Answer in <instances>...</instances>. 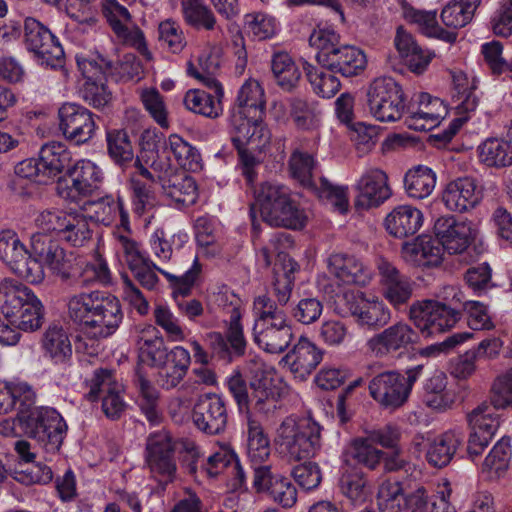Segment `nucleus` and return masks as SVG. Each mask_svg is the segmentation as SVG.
Returning <instances> with one entry per match:
<instances>
[{
	"mask_svg": "<svg viewBox=\"0 0 512 512\" xmlns=\"http://www.w3.org/2000/svg\"><path fill=\"white\" fill-rule=\"evenodd\" d=\"M0 259L19 277L29 283H41L45 277L44 262L62 279L69 277L70 261L58 241L44 234H34L31 250L20 241L12 230L0 232Z\"/></svg>",
	"mask_w": 512,
	"mask_h": 512,
	"instance_id": "obj_1",
	"label": "nucleus"
},
{
	"mask_svg": "<svg viewBox=\"0 0 512 512\" xmlns=\"http://www.w3.org/2000/svg\"><path fill=\"white\" fill-rule=\"evenodd\" d=\"M66 306L69 320L94 339L111 336L123 320L119 299L104 291L74 294L68 298Z\"/></svg>",
	"mask_w": 512,
	"mask_h": 512,
	"instance_id": "obj_2",
	"label": "nucleus"
},
{
	"mask_svg": "<svg viewBox=\"0 0 512 512\" xmlns=\"http://www.w3.org/2000/svg\"><path fill=\"white\" fill-rule=\"evenodd\" d=\"M512 408V368L498 375L491 386L490 403L484 401L467 414L471 434L468 452L480 455L495 436L500 426L498 409Z\"/></svg>",
	"mask_w": 512,
	"mask_h": 512,
	"instance_id": "obj_3",
	"label": "nucleus"
},
{
	"mask_svg": "<svg viewBox=\"0 0 512 512\" xmlns=\"http://www.w3.org/2000/svg\"><path fill=\"white\" fill-rule=\"evenodd\" d=\"M253 339L268 353H281L293 339V328L286 312L268 295L253 301Z\"/></svg>",
	"mask_w": 512,
	"mask_h": 512,
	"instance_id": "obj_4",
	"label": "nucleus"
},
{
	"mask_svg": "<svg viewBox=\"0 0 512 512\" xmlns=\"http://www.w3.org/2000/svg\"><path fill=\"white\" fill-rule=\"evenodd\" d=\"M0 310L5 319L22 331H35L43 324V305L21 282L6 278L0 282Z\"/></svg>",
	"mask_w": 512,
	"mask_h": 512,
	"instance_id": "obj_5",
	"label": "nucleus"
},
{
	"mask_svg": "<svg viewBox=\"0 0 512 512\" xmlns=\"http://www.w3.org/2000/svg\"><path fill=\"white\" fill-rule=\"evenodd\" d=\"M275 443L289 461L315 457L321 449V427L311 418L286 417L276 430Z\"/></svg>",
	"mask_w": 512,
	"mask_h": 512,
	"instance_id": "obj_6",
	"label": "nucleus"
},
{
	"mask_svg": "<svg viewBox=\"0 0 512 512\" xmlns=\"http://www.w3.org/2000/svg\"><path fill=\"white\" fill-rule=\"evenodd\" d=\"M263 221L270 226L302 229L307 221L304 210L291 199L288 189L280 184L265 182L255 191Z\"/></svg>",
	"mask_w": 512,
	"mask_h": 512,
	"instance_id": "obj_7",
	"label": "nucleus"
},
{
	"mask_svg": "<svg viewBox=\"0 0 512 512\" xmlns=\"http://www.w3.org/2000/svg\"><path fill=\"white\" fill-rule=\"evenodd\" d=\"M422 372L423 365L408 368L405 374L397 370L383 371L369 381V395L382 409L395 411L408 401Z\"/></svg>",
	"mask_w": 512,
	"mask_h": 512,
	"instance_id": "obj_8",
	"label": "nucleus"
},
{
	"mask_svg": "<svg viewBox=\"0 0 512 512\" xmlns=\"http://www.w3.org/2000/svg\"><path fill=\"white\" fill-rule=\"evenodd\" d=\"M35 225L72 247H84L92 240L88 217L82 213L47 209L36 216Z\"/></svg>",
	"mask_w": 512,
	"mask_h": 512,
	"instance_id": "obj_9",
	"label": "nucleus"
},
{
	"mask_svg": "<svg viewBox=\"0 0 512 512\" xmlns=\"http://www.w3.org/2000/svg\"><path fill=\"white\" fill-rule=\"evenodd\" d=\"M23 433L35 439L47 452H57L66 435L67 425L63 417L54 409L39 407L28 414H17Z\"/></svg>",
	"mask_w": 512,
	"mask_h": 512,
	"instance_id": "obj_10",
	"label": "nucleus"
},
{
	"mask_svg": "<svg viewBox=\"0 0 512 512\" xmlns=\"http://www.w3.org/2000/svg\"><path fill=\"white\" fill-rule=\"evenodd\" d=\"M371 115L381 122L399 120L405 109L401 86L391 77H379L371 82L366 92Z\"/></svg>",
	"mask_w": 512,
	"mask_h": 512,
	"instance_id": "obj_11",
	"label": "nucleus"
},
{
	"mask_svg": "<svg viewBox=\"0 0 512 512\" xmlns=\"http://www.w3.org/2000/svg\"><path fill=\"white\" fill-rule=\"evenodd\" d=\"M460 318L456 308L435 300L416 301L409 308V319L425 337L453 328Z\"/></svg>",
	"mask_w": 512,
	"mask_h": 512,
	"instance_id": "obj_12",
	"label": "nucleus"
},
{
	"mask_svg": "<svg viewBox=\"0 0 512 512\" xmlns=\"http://www.w3.org/2000/svg\"><path fill=\"white\" fill-rule=\"evenodd\" d=\"M67 179H60L57 183V194L64 200L77 202L81 197L92 195L100 189L104 181L103 170L89 159L76 161L68 168Z\"/></svg>",
	"mask_w": 512,
	"mask_h": 512,
	"instance_id": "obj_13",
	"label": "nucleus"
},
{
	"mask_svg": "<svg viewBox=\"0 0 512 512\" xmlns=\"http://www.w3.org/2000/svg\"><path fill=\"white\" fill-rule=\"evenodd\" d=\"M87 400L94 402L102 398V411L107 418L118 419L126 409L123 399V386L108 369H96L86 380Z\"/></svg>",
	"mask_w": 512,
	"mask_h": 512,
	"instance_id": "obj_14",
	"label": "nucleus"
},
{
	"mask_svg": "<svg viewBox=\"0 0 512 512\" xmlns=\"http://www.w3.org/2000/svg\"><path fill=\"white\" fill-rule=\"evenodd\" d=\"M24 39L27 49L42 65L56 68L62 66L64 50L58 39L37 19L27 17L24 21Z\"/></svg>",
	"mask_w": 512,
	"mask_h": 512,
	"instance_id": "obj_15",
	"label": "nucleus"
},
{
	"mask_svg": "<svg viewBox=\"0 0 512 512\" xmlns=\"http://www.w3.org/2000/svg\"><path fill=\"white\" fill-rule=\"evenodd\" d=\"M139 262L140 263H137L135 267H130L129 269L143 287L147 289H153L155 287L158 282V277L156 275V271H158L171 283L176 296L177 294L186 295L191 292V289L201 272V265L196 257L193 260L191 268L181 276H175L157 267L149 257H145Z\"/></svg>",
	"mask_w": 512,
	"mask_h": 512,
	"instance_id": "obj_16",
	"label": "nucleus"
},
{
	"mask_svg": "<svg viewBox=\"0 0 512 512\" xmlns=\"http://www.w3.org/2000/svg\"><path fill=\"white\" fill-rule=\"evenodd\" d=\"M419 334L408 323L396 322L374 334L366 343L368 351L376 358L407 350L418 342Z\"/></svg>",
	"mask_w": 512,
	"mask_h": 512,
	"instance_id": "obj_17",
	"label": "nucleus"
},
{
	"mask_svg": "<svg viewBox=\"0 0 512 512\" xmlns=\"http://www.w3.org/2000/svg\"><path fill=\"white\" fill-rule=\"evenodd\" d=\"M263 115L230 112L232 142L235 147L247 146L263 150L271 139V133L262 120Z\"/></svg>",
	"mask_w": 512,
	"mask_h": 512,
	"instance_id": "obj_18",
	"label": "nucleus"
},
{
	"mask_svg": "<svg viewBox=\"0 0 512 512\" xmlns=\"http://www.w3.org/2000/svg\"><path fill=\"white\" fill-rule=\"evenodd\" d=\"M433 231L440 247L449 254L463 253L476 237V228L471 221L460 220L452 215L439 217Z\"/></svg>",
	"mask_w": 512,
	"mask_h": 512,
	"instance_id": "obj_19",
	"label": "nucleus"
},
{
	"mask_svg": "<svg viewBox=\"0 0 512 512\" xmlns=\"http://www.w3.org/2000/svg\"><path fill=\"white\" fill-rule=\"evenodd\" d=\"M59 128L64 137L77 145L89 142L96 132L94 115L87 108L65 103L58 111Z\"/></svg>",
	"mask_w": 512,
	"mask_h": 512,
	"instance_id": "obj_20",
	"label": "nucleus"
},
{
	"mask_svg": "<svg viewBox=\"0 0 512 512\" xmlns=\"http://www.w3.org/2000/svg\"><path fill=\"white\" fill-rule=\"evenodd\" d=\"M146 463L153 477L160 482H170L176 473L173 445L166 431L151 434L146 445Z\"/></svg>",
	"mask_w": 512,
	"mask_h": 512,
	"instance_id": "obj_21",
	"label": "nucleus"
},
{
	"mask_svg": "<svg viewBox=\"0 0 512 512\" xmlns=\"http://www.w3.org/2000/svg\"><path fill=\"white\" fill-rule=\"evenodd\" d=\"M345 298L348 311L359 326L377 330L390 322L391 311L378 297L357 293Z\"/></svg>",
	"mask_w": 512,
	"mask_h": 512,
	"instance_id": "obj_22",
	"label": "nucleus"
},
{
	"mask_svg": "<svg viewBox=\"0 0 512 512\" xmlns=\"http://www.w3.org/2000/svg\"><path fill=\"white\" fill-rule=\"evenodd\" d=\"M192 419L195 426L208 435L222 433L228 422L225 401L214 393L200 396L194 405Z\"/></svg>",
	"mask_w": 512,
	"mask_h": 512,
	"instance_id": "obj_23",
	"label": "nucleus"
},
{
	"mask_svg": "<svg viewBox=\"0 0 512 512\" xmlns=\"http://www.w3.org/2000/svg\"><path fill=\"white\" fill-rule=\"evenodd\" d=\"M447 114L444 102L428 93H421L407 108L405 124L415 131H429L438 126Z\"/></svg>",
	"mask_w": 512,
	"mask_h": 512,
	"instance_id": "obj_24",
	"label": "nucleus"
},
{
	"mask_svg": "<svg viewBox=\"0 0 512 512\" xmlns=\"http://www.w3.org/2000/svg\"><path fill=\"white\" fill-rule=\"evenodd\" d=\"M377 268L380 275L383 297L395 309H400L401 306L406 305L411 299L414 283L384 258L378 259Z\"/></svg>",
	"mask_w": 512,
	"mask_h": 512,
	"instance_id": "obj_25",
	"label": "nucleus"
},
{
	"mask_svg": "<svg viewBox=\"0 0 512 512\" xmlns=\"http://www.w3.org/2000/svg\"><path fill=\"white\" fill-rule=\"evenodd\" d=\"M254 487L268 496L283 508H291L297 501V489L294 484L280 474H274L271 466L255 468Z\"/></svg>",
	"mask_w": 512,
	"mask_h": 512,
	"instance_id": "obj_26",
	"label": "nucleus"
},
{
	"mask_svg": "<svg viewBox=\"0 0 512 512\" xmlns=\"http://www.w3.org/2000/svg\"><path fill=\"white\" fill-rule=\"evenodd\" d=\"M483 193L476 180L470 177L449 182L442 191L441 200L452 212L464 213L474 209L482 200Z\"/></svg>",
	"mask_w": 512,
	"mask_h": 512,
	"instance_id": "obj_27",
	"label": "nucleus"
},
{
	"mask_svg": "<svg viewBox=\"0 0 512 512\" xmlns=\"http://www.w3.org/2000/svg\"><path fill=\"white\" fill-rule=\"evenodd\" d=\"M323 357L321 349L306 337H300L292 349L282 358L284 367L300 380L306 379L319 365Z\"/></svg>",
	"mask_w": 512,
	"mask_h": 512,
	"instance_id": "obj_28",
	"label": "nucleus"
},
{
	"mask_svg": "<svg viewBox=\"0 0 512 512\" xmlns=\"http://www.w3.org/2000/svg\"><path fill=\"white\" fill-rule=\"evenodd\" d=\"M387 180L384 171L377 168L367 169L357 182V206L369 209L384 203L391 196Z\"/></svg>",
	"mask_w": 512,
	"mask_h": 512,
	"instance_id": "obj_29",
	"label": "nucleus"
},
{
	"mask_svg": "<svg viewBox=\"0 0 512 512\" xmlns=\"http://www.w3.org/2000/svg\"><path fill=\"white\" fill-rule=\"evenodd\" d=\"M401 256L413 266L436 267L442 262L443 247L437 239L420 235L413 242L403 244Z\"/></svg>",
	"mask_w": 512,
	"mask_h": 512,
	"instance_id": "obj_30",
	"label": "nucleus"
},
{
	"mask_svg": "<svg viewBox=\"0 0 512 512\" xmlns=\"http://www.w3.org/2000/svg\"><path fill=\"white\" fill-rule=\"evenodd\" d=\"M454 94L452 96L457 117L450 124V134L454 135L478 106V98L474 93V80L466 75L454 76Z\"/></svg>",
	"mask_w": 512,
	"mask_h": 512,
	"instance_id": "obj_31",
	"label": "nucleus"
},
{
	"mask_svg": "<svg viewBox=\"0 0 512 512\" xmlns=\"http://www.w3.org/2000/svg\"><path fill=\"white\" fill-rule=\"evenodd\" d=\"M329 271L346 284L367 285L372 279L371 268L360 259L345 254H333L328 259Z\"/></svg>",
	"mask_w": 512,
	"mask_h": 512,
	"instance_id": "obj_32",
	"label": "nucleus"
},
{
	"mask_svg": "<svg viewBox=\"0 0 512 512\" xmlns=\"http://www.w3.org/2000/svg\"><path fill=\"white\" fill-rule=\"evenodd\" d=\"M215 302L228 315V328L226 337L230 341L235 353L241 354L246 349V340L241 325L240 299L231 292H219Z\"/></svg>",
	"mask_w": 512,
	"mask_h": 512,
	"instance_id": "obj_33",
	"label": "nucleus"
},
{
	"mask_svg": "<svg viewBox=\"0 0 512 512\" xmlns=\"http://www.w3.org/2000/svg\"><path fill=\"white\" fill-rule=\"evenodd\" d=\"M136 344L143 363L157 367L170 358L162 336L153 325H145L138 331Z\"/></svg>",
	"mask_w": 512,
	"mask_h": 512,
	"instance_id": "obj_34",
	"label": "nucleus"
},
{
	"mask_svg": "<svg viewBox=\"0 0 512 512\" xmlns=\"http://www.w3.org/2000/svg\"><path fill=\"white\" fill-rule=\"evenodd\" d=\"M84 210L87 217L103 225H110L119 215L120 226L127 227L129 222L128 211L124 207V201L121 197L116 198L112 195H106L94 201H87L84 204Z\"/></svg>",
	"mask_w": 512,
	"mask_h": 512,
	"instance_id": "obj_35",
	"label": "nucleus"
},
{
	"mask_svg": "<svg viewBox=\"0 0 512 512\" xmlns=\"http://www.w3.org/2000/svg\"><path fill=\"white\" fill-rule=\"evenodd\" d=\"M424 402L436 412H445L453 408L456 393L448 388V377L443 371H435L424 383Z\"/></svg>",
	"mask_w": 512,
	"mask_h": 512,
	"instance_id": "obj_36",
	"label": "nucleus"
},
{
	"mask_svg": "<svg viewBox=\"0 0 512 512\" xmlns=\"http://www.w3.org/2000/svg\"><path fill=\"white\" fill-rule=\"evenodd\" d=\"M423 224L422 212L411 205L395 207L385 218L388 233L397 238L415 234Z\"/></svg>",
	"mask_w": 512,
	"mask_h": 512,
	"instance_id": "obj_37",
	"label": "nucleus"
},
{
	"mask_svg": "<svg viewBox=\"0 0 512 512\" xmlns=\"http://www.w3.org/2000/svg\"><path fill=\"white\" fill-rule=\"evenodd\" d=\"M328 62L323 66L330 71L340 73L344 77H353L361 74L367 66V57L363 50L353 45H341L339 49L326 58Z\"/></svg>",
	"mask_w": 512,
	"mask_h": 512,
	"instance_id": "obj_38",
	"label": "nucleus"
},
{
	"mask_svg": "<svg viewBox=\"0 0 512 512\" xmlns=\"http://www.w3.org/2000/svg\"><path fill=\"white\" fill-rule=\"evenodd\" d=\"M41 347L44 356L54 364L67 365L72 359V344L62 326L50 325L43 334Z\"/></svg>",
	"mask_w": 512,
	"mask_h": 512,
	"instance_id": "obj_39",
	"label": "nucleus"
},
{
	"mask_svg": "<svg viewBox=\"0 0 512 512\" xmlns=\"http://www.w3.org/2000/svg\"><path fill=\"white\" fill-rule=\"evenodd\" d=\"M280 397V388L271 378L262 376L251 381L249 408L263 414L273 413L279 407Z\"/></svg>",
	"mask_w": 512,
	"mask_h": 512,
	"instance_id": "obj_40",
	"label": "nucleus"
},
{
	"mask_svg": "<svg viewBox=\"0 0 512 512\" xmlns=\"http://www.w3.org/2000/svg\"><path fill=\"white\" fill-rule=\"evenodd\" d=\"M39 160L42 173L49 182L65 169L67 171L68 168H71L72 155L64 144L50 142L41 147Z\"/></svg>",
	"mask_w": 512,
	"mask_h": 512,
	"instance_id": "obj_41",
	"label": "nucleus"
},
{
	"mask_svg": "<svg viewBox=\"0 0 512 512\" xmlns=\"http://www.w3.org/2000/svg\"><path fill=\"white\" fill-rule=\"evenodd\" d=\"M163 193L178 206H189L196 202L195 180L184 171H175L161 185Z\"/></svg>",
	"mask_w": 512,
	"mask_h": 512,
	"instance_id": "obj_42",
	"label": "nucleus"
},
{
	"mask_svg": "<svg viewBox=\"0 0 512 512\" xmlns=\"http://www.w3.org/2000/svg\"><path fill=\"white\" fill-rule=\"evenodd\" d=\"M451 489L445 488L428 497L424 487H418L407 495L406 506L409 512H456L450 504Z\"/></svg>",
	"mask_w": 512,
	"mask_h": 512,
	"instance_id": "obj_43",
	"label": "nucleus"
},
{
	"mask_svg": "<svg viewBox=\"0 0 512 512\" xmlns=\"http://www.w3.org/2000/svg\"><path fill=\"white\" fill-rule=\"evenodd\" d=\"M190 354L181 346L170 351V358L163 363L159 372V381L163 388H175L185 377L190 365Z\"/></svg>",
	"mask_w": 512,
	"mask_h": 512,
	"instance_id": "obj_44",
	"label": "nucleus"
},
{
	"mask_svg": "<svg viewBox=\"0 0 512 512\" xmlns=\"http://www.w3.org/2000/svg\"><path fill=\"white\" fill-rule=\"evenodd\" d=\"M266 106L265 92L260 83L252 78L247 79L239 88L235 106L231 112L263 115Z\"/></svg>",
	"mask_w": 512,
	"mask_h": 512,
	"instance_id": "obj_45",
	"label": "nucleus"
},
{
	"mask_svg": "<svg viewBox=\"0 0 512 512\" xmlns=\"http://www.w3.org/2000/svg\"><path fill=\"white\" fill-rule=\"evenodd\" d=\"M247 455L254 471L256 467L267 466L264 462L270 456L269 439L260 422L251 415L247 416Z\"/></svg>",
	"mask_w": 512,
	"mask_h": 512,
	"instance_id": "obj_46",
	"label": "nucleus"
},
{
	"mask_svg": "<svg viewBox=\"0 0 512 512\" xmlns=\"http://www.w3.org/2000/svg\"><path fill=\"white\" fill-rule=\"evenodd\" d=\"M463 434L458 431H447L437 436L427 451V460L435 467L446 466L463 442Z\"/></svg>",
	"mask_w": 512,
	"mask_h": 512,
	"instance_id": "obj_47",
	"label": "nucleus"
},
{
	"mask_svg": "<svg viewBox=\"0 0 512 512\" xmlns=\"http://www.w3.org/2000/svg\"><path fill=\"white\" fill-rule=\"evenodd\" d=\"M136 385L139 391L138 404L142 414L151 425H158L163 420L159 392L141 373L137 374Z\"/></svg>",
	"mask_w": 512,
	"mask_h": 512,
	"instance_id": "obj_48",
	"label": "nucleus"
},
{
	"mask_svg": "<svg viewBox=\"0 0 512 512\" xmlns=\"http://www.w3.org/2000/svg\"><path fill=\"white\" fill-rule=\"evenodd\" d=\"M435 172L423 165L410 169L404 177L405 190L409 197L424 199L434 190L436 185Z\"/></svg>",
	"mask_w": 512,
	"mask_h": 512,
	"instance_id": "obj_49",
	"label": "nucleus"
},
{
	"mask_svg": "<svg viewBox=\"0 0 512 512\" xmlns=\"http://www.w3.org/2000/svg\"><path fill=\"white\" fill-rule=\"evenodd\" d=\"M479 160L488 167L503 168L512 165V142L491 138L478 147Z\"/></svg>",
	"mask_w": 512,
	"mask_h": 512,
	"instance_id": "obj_50",
	"label": "nucleus"
},
{
	"mask_svg": "<svg viewBox=\"0 0 512 512\" xmlns=\"http://www.w3.org/2000/svg\"><path fill=\"white\" fill-rule=\"evenodd\" d=\"M271 70L277 85L287 92H291L301 78L299 67L286 52H278L273 55Z\"/></svg>",
	"mask_w": 512,
	"mask_h": 512,
	"instance_id": "obj_51",
	"label": "nucleus"
},
{
	"mask_svg": "<svg viewBox=\"0 0 512 512\" xmlns=\"http://www.w3.org/2000/svg\"><path fill=\"white\" fill-rule=\"evenodd\" d=\"M183 102L189 111L210 119H216L223 113L222 100L201 89L187 91Z\"/></svg>",
	"mask_w": 512,
	"mask_h": 512,
	"instance_id": "obj_52",
	"label": "nucleus"
},
{
	"mask_svg": "<svg viewBox=\"0 0 512 512\" xmlns=\"http://www.w3.org/2000/svg\"><path fill=\"white\" fill-rule=\"evenodd\" d=\"M481 0H452L441 12L444 25L452 29H460L469 24Z\"/></svg>",
	"mask_w": 512,
	"mask_h": 512,
	"instance_id": "obj_53",
	"label": "nucleus"
},
{
	"mask_svg": "<svg viewBox=\"0 0 512 512\" xmlns=\"http://www.w3.org/2000/svg\"><path fill=\"white\" fill-rule=\"evenodd\" d=\"M289 111L293 122L299 129L312 130L319 126L321 110L316 102L300 97H291Z\"/></svg>",
	"mask_w": 512,
	"mask_h": 512,
	"instance_id": "obj_54",
	"label": "nucleus"
},
{
	"mask_svg": "<svg viewBox=\"0 0 512 512\" xmlns=\"http://www.w3.org/2000/svg\"><path fill=\"white\" fill-rule=\"evenodd\" d=\"M346 455L355 463L374 470L381 463L383 451L376 448L365 435L351 440Z\"/></svg>",
	"mask_w": 512,
	"mask_h": 512,
	"instance_id": "obj_55",
	"label": "nucleus"
},
{
	"mask_svg": "<svg viewBox=\"0 0 512 512\" xmlns=\"http://www.w3.org/2000/svg\"><path fill=\"white\" fill-rule=\"evenodd\" d=\"M116 253L127 266L135 267L146 256L141 251L139 244L132 238L129 225L119 226L112 232Z\"/></svg>",
	"mask_w": 512,
	"mask_h": 512,
	"instance_id": "obj_56",
	"label": "nucleus"
},
{
	"mask_svg": "<svg viewBox=\"0 0 512 512\" xmlns=\"http://www.w3.org/2000/svg\"><path fill=\"white\" fill-rule=\"evenodd\" d=\"M205 470L211 477L217 476L226 470L230 471L237 476L240 484H242L245 478L236 454L227 446H221L208 457Z\"/></svg>",
	"mask_w": 512,
	"mask_h": 512,
	"instance_id": "obj_57",
	"label": "nucleus"
},
{
	"mask_svg": "<svg viewBox=\"0 0 512 512\" xmlns=\"http://www.w3.org/2000/svg\"><path fill=\"white\" fill-rule=\"evenodd\" d=\"M109 21L112 30L120 41L135 48L147 61L152 60V53L147 47L144 33L136 25L124 23L115 16H112Z\"/></svg>",
	"mask_w": 512,
	"mask_h": 512,
	"instance_id": "obj_58",
	"label": "nucleus"
},
{
	"mask_svg": "<svg viewBox=\"0 0 512 512\" xmlns=\"http://www.w3.org/2000/svg\"><path fill=\"white\" fill-rule=\"evenodd\" d=\"M314 157L300 149H296L289 159V172L291 177L301 186L307 189L315 190L313 183V172L315 169Z\"/></svg>",
	"mask_w": 512,
	"mask_h": 512,
	"instance_id": "obj_59",
	"label": "nucleus"
},
{
	"mask_svg": "<svg viewBox=\"0 0 512 512\" xmlns=\"http://www.w3.org/2000/svg\"><path fill=\"white\" fill-rule=\"evenodd\" d=\"M341 493L352 503L361 505L366 502L371 491L368 480L360 471H347L339 480Z\"/></svg>",
	"mask_w": 512,
	"mask_h": 512,
	"instance_id": "obj_60",
	"label": "nucleus"
},
{
	"mask_svg": "<svg viewBox=\"0 0 512 512\" xmlns=\"http://www.w3.org/2000/svg\"><path fill=\"white\" fill-rule=\"evenodd\" d=\"M177 163L185 170L201 169V155L198 150L177 134H171L167 142Z\"/></svg>",
	"mask_w": 512,
	"mask_h": 512,
	"instance_id": "obj_61",
	"label": "nucleus"
},
{
	"mask_svg": "<svg viewBox=\"0 0 512 512\" xmlns=\"http://www.w3.org/2000/svg\"><path fill=\"white\" fill-rule=\"evenodd\" d=\"M181 9L185 21L196 28L212 30L216 18L203 0H181Z\"/></svg>",
	"mask_w": 512,
	"mask_h": 512,
	"instance_id": "obj_62",
	"label": "nucleus"
},
{
	"mask_svg": "<svg viewBox=\"0 0 512 512\" xmlns=\"http://www.w3.org/2000/svg\"><path fill=\"white\" fill-rule=\"evenodd\" d=\"M107 149L110 157L119 165L133 161L134 152L128 133L123 129H111L106 133Z\"/></svg>",
	"mask_w": 512,
	"mask_h": 512,
	"instance_id": "obj_63",
	"label": "nucleus"
},
{
	"mask_svg": "<svg viewBox=\"0 0 512 512\" xmlns=\"http://www.w3.org/2000/svg\"><path fill=\"white\" fill-rule=\"evenodd\" d=\"M310 45L318 49L317 60L324 66L341 46L339 35L330 28H317L309 37Z\"/></svg>",
	"mask_w": 512,
	"mask_h": 512,
	"instance_id": "obj_64",
	"label": "nucleus"
}]
</instances>
